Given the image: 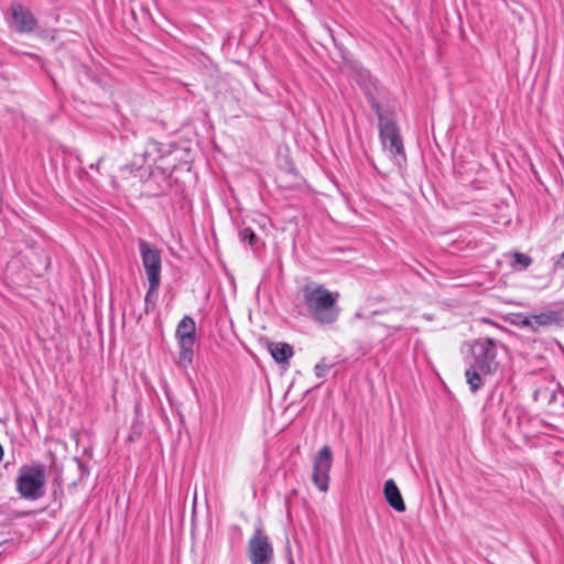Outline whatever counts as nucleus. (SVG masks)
Returning <instances> with one entry per match:
<instances>
[{
    "mask_svg": "<svg viewBox=\"0 0 564 564\" xmlns=\"http://www.w3.org/2000/svg\"><path fill=\"white\" fill-rule=\"evenodd\" d=\"M499 347L503 345L490 337H480L470 344L471 361L465 371V377L471 392L475 393L482 387L484 376L494 375L498 370Z\"/></svg>",
    "mask_w": 564,
    "mask_h": 564,
    "instance_id": "f257e3e1",
    "label": "nucleus"
},
{
    "mask_svg": "<svg viewBox=\"0 0 564 564\" xmlns=\"http://www.w3.org/2000/svg\"><path fill=\"white\" fill-rule=\"evenodd\" d=\"M301 292L308 315L314 322L330 325L338 319L340 315V307L337 304L338 292H330L317 282L305 284Z\"/></svg>",
    "mask_w": 564,
    "mask_h": 564,
    "instance_id": "f03ea898",
    "label": "nucleus"
},
{
    "mask_svg": "<svg viewBox=\"0 0 564 564\" xmlns=\"http://www.w3.org/2000/svg\"><path fill=\"white\" fill-rule=\"evenodd\" d=\"M46 473L41 463L24 464L15 479L17 492L26 500H37L45 494Z\"/></svg>",
    "mask_w": 564,
    "mask_h": 564,
    "instance_id": "7ed1b4c3",
    "label": "nucleus"
},
{
    "mask_svg": "<svg viewBox=\"0 0 564 564\" xmlns=\"http://www.w3.org/2000/svg\"><path fill=\"white\" fill-rule=\"evenodd\" d=\"M371 107L376 111L379 120V133L383 147L394 156H400L404 160L405 151L397 123L383 113L375 99H371Z\"/></svg>",
    "mask_w": 564,
    "mask_h": 564,
    "instance_id": "20e7f679",
    "label": "nucleus"
},
{
    "mask_svg": "<svg viewBox=\"0 0 564 564\" xmlns=\"http://www.w3.org/2000/svg\"><path fill=\"white\" fill-rule=\"evenodd\" d=\"M175 336L180 346L178 365L187 367L193 360V347L196 341V324L195 321L185 315L176 327Z\"/></svg>",
    "mask_w": 564,
    "mask_h": 564,
    "instance_id": "39448f33",
    "label": "nucleus"
},
{
    "mask_svg": "<svg viewBox=\"0 0 564 564\" xmlns=\"http://www.w3.org/2000/svg\"><path fill=\"white\" fill-rule=\"evenodd\" d=\"M248 554L252 564H272L273 547L262 529L254 530L248 542Z\"/></svg>",
    "mask_w": 564,
    "mask_h": 564,
    "instance_id": "423d86ee",
    "label": "nucleus"
},
{
    "mask_svg": "<svg viewBox=\"0 0 564 564\" xmlns=\"http://www.w3.org/2000/svg\"><path fill=\"white\" fill-rule=\"evenodd\" d=\"M333 464V454L328 445L323 446L317 455L313 458L314 485L323 492L328 490L329 471Z\"/></svg>",
    "mask_w": 564,
    "mask_h": 564,
    "instance_id": "0eeeda50",
    "label": "nucleus"
},
{
    "mask_svg": "<svg viewBox=\"0 0 564 564\" xmlns=\"http://www.w3.org/2000/svg\"><path fill=\"white\" fill-rule=\"evenodd\" d=\"M142 264L144 267L149 281L161 282V253L159 249L150 242L140 240L139 242Z\"/></svg>",
    "mask_w": 564,
    "mask_h": 564,
    "instance_id": "6e6552de",
    "label": "nucleus"
},
{
    "mask_svg": "<svg viewBox=\"0 0 564 564\" xmlns=\"http://www.w3.org/2000/svg\"><path fill=\"white\" fill-rule=\"evenodd\" d=\"M11 25L20 33H30L36 26V19L33 13L22 4L11 7Z\"/></svg>",
    "mask_w": 564,
    "mask_h": 564,
    "instance_id": "1a4fd4ad",
    "label": "nucleus"
},
{
    "mask_svg": "<svg viewBox=\"0 0 564 564\" xmlns=\"http://www.w3.org/2000/svg\"><path fill=\"white\" fill-rule=\"evenodd\" d=\"M383 494L389 506L398 512L405 511V503L393 479H388L383 486Z\"/></svg>",
    "mask_w": 564,
    "mask_h": 564,
    "instance_id": "9d476101",
    "label": "nucleus"
},
{
    "mask_svg": "<svg viewBox=\"0 0 564 564\" xmlns=\"http://www.w3.org/2000/svg\"><path fill=\"white\" fill-rule=\"evenodd\" d=\"M272 358L279 362H285L293 356V347L286 343H272L269 345Z\"/></svg>",
    "mask_w": 564,
    "mask_h": 564,
    "instance_id": "9b49d317",
    "label": "nucleus"
},
{
    "mask_svg": "<svg viewBox=\"0 0 564 564\" xmlns=\"http://www.w3.org/2000/svg\"><path fill=\"white\" fill-rule=\"evenodd\" d=\"M533 325L539 328V326H549L552 324H556L560 321V313L555 311H546L540 314L531 315Z\"/></svg>",
    "mask_w": 564,
    "mask_h": 564,
    "instance_id": "f8f14e48",
    "label": "nucleus"
},
{
    "mask_svg": "<svg viewBox=\"0 0 564 564\" xmlns=\"http://www.w3.org/2000/svg\"><path fill=\"white\" fill-rule=\"evenodd\" d=\"M162 144L154 140H149L145 144L143 152V162L147 163L149 161H156L158 158H161Z\"/></svg>",
    "mask_w": 564,
    "mask_h": 564,
    "instance_id": "ddd939ff",
    "label": "nucleus"
},
{
    "mask_svg": "<svg viewBox=\"0 0 564 564\" xmlns=\"http://www.w3.org/2000/svg\"><path fill=\"white\" fill-rule=\"evenodd\" d=\"M160 281H149V289H148V292L145 294V313H149L150 311V307L154 306V303H155V300L158 297V291H159V288H160Z\"/></svg>",
    "mask_w": 564,
    "mask_h": 564,
    "instance_id": "4468645a",
    "label": "nucleus"
},
{
    "mask_svg": "<svg viewBox=\"0 0 564 564\" xmlns=\"http://www.w3.org/2000/svg\"><path fill=\"white\" fill-rule=\"evenodd\" d=\"M513 262L511 263V267L513 269H527L531 265L532 259L530 256L522 253V252H513L512 253Z\"/></svg>",
    "mask_w": 564,
    "mask_h": 564,
    "instance_id": "2eb2a0df",
    "label": "nucleus"
},
{
    "mask_svg": "<svg viewBox=\"0 0 564 564\" xmlns=\"http://www.w3.org/2000/svg\"><path fill=\"white\" fill-rule=\"evenodd\" d=\"M239 237L243 242H247L250 247H256L258 237L251 228H243L239 232Z\"/></svg>",
    "mask_w": 564,
    "mask_h": 564,
    "instance_id": "dca6fc26",
    "label": "nucleus"
},
{
    "mask_svg": "<svg viewBox=\"0 0 564 564\" xmlns=\"http://www.w3.org/2000/svg\"><path fill=\"white\" fill-rule=\"evenodd\" d=\"M516 324L519 326V327H527V328H530L532 329L533 332H536L538 328L533 325V322H532V318H531V315L530 316H522V315H519L518 316V322H516Z\"/></svg>",
    "mask_w": 564,
    "mask_h": 564,
    "instance_id": "f3484780",
    "label": "nucleus"
},
{
    "mask_svg": "<svg viewBox=\"0 0 564 564\" xmlns=\"http://www.w3.org/2000/svg\"><path fill=\"white\" fill-rule=\"evenodd\" d=\"M330 365L325 364L324 360H321L314 368L315 375L317 378H324L327 371L330 369Z\"/></svg>",
    "mask_w": 564,
    "mask_h": 564,
    "instance_id": "a211bd4d",
    "label": "nucleus"
},
{
    "mask_svg": "<svg viewBox=\"0 0 564 564\" xmlns=\"http://www.w3.org/2000/svg\"><path fill=\"white\" fill-rule=\"evenodd\" d=\"M2 458H3V447L0 444V462L2 460Z\"/></svg>",
    "mask_w": 564,
    "mask_h": 564,
    "instance_id": "6ab92c4d",
    "label": "nucleus"
}]
</instances>
